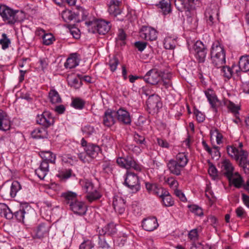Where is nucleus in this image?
<instances>
[{
  "instance_id": "nucleus-22",
  "label": "nucleus",
  "mask_w": 249,
  "mask_h": 249,
  "mask_svg": "<svg viewBox=\"0 0 249 249\" xmlns=\"http://www.w3.org/2000/svg\"><path fill=\"white\" fill-rule=\"evenodd\" d=\"M167 166L170 172L176 176L180 175L181 170L184 168L182 165L176 162V161H174V160H170L167 163Z\"/></svg>"
},
{
  "instance_id": "nucleus-12",
  "label": "nucleus",
  "mask_w": 249,
  "mask_h": 249,
  "mask_svg": "<svg viewBox=\"0 0 249 249\" xmlns=\"http://www.w3.org/2000/svg\"><path fill=\"white\" fill-rule=\"evenodd\" d=\"M37 124L42 125L46 128L53 125L54 122L53 118L50 113L45 111L42 114L38 115L36 118Z\"/></svg>"
},
{
  "instance_id": "nucleus-31",
  "label": "nucleus",
  "mask_w": 249,
  "mask_h": 249,
  "mask_svg": "<svg viewBox=\"0 0 249 249\" xmlns=\"http://www.w3.org/2000/svg\"><path fill=\"white\" fill-rule=\"evenodd\" d=\"M49 97L52 104L60 103L62 99L58 92L54 89H51L49 92Z\"/></svg>"
},
{
  "instance_id": "nucleus-43",
  "label": "nucleus",
  "mask_w": 249,
  "mask_h": 249,
  "mask_svg": "<svg viewBox=\"0 0 249 249\" xmlns=\"http://www.w3.org/2000/svg\"><path fill=\"white\" fill-rule=\"evenodd\" d=\"M227 151L230 156L234 157L236 160H239V150L237 148L232 146H228Z\"/></svg>"
},
{
  "instance_id": "nucleus-11",
  "label": "nucleus",
  "mask_w": 249,
  "mask_h": 249,
  "mask_svg": "<svg viewBox=\"0 0 249 249\" xmlns=\"http://www.w3.org/2000/svg\"><path fill=\"white\" fill-rule=\"evenodd\" d=\"M116 119L122 124L129 125L131 123V119L129 113L122 108H120L117 110H115Z\"/></svg>"
},
{
  "instance_id": "nucleus-39",
  "label": "nucleus",
  "mask_w": 249,
  "mask_h": 249,
  "mask_svg": "<svg viewBox=\"0 0 249 249\" xmlns=\"http://www.w3.org/2000/svg\"><path fill=\"white\" fill-rule=\"evenodd\" d=\"M161 199L163 205L166 207L172 206L174 204V201L168 192L165 193V194L161 198Z\"/></svg>"
},
{
  "instance_id": "nucleus-45",
  "label": "nucleus",
  "mask_w": 249,
  "mask_h": 249,
  "mask_svg": "<svg viewBox=\"0 0 249 249\" xmlns=\"http://www.w3.org/2000/svg\"><path fill=\"white\" fill-rule=\"evenodd\" d=\"M26 213L25 210L22 208L20 209L18 211H17L13 213V216L19 221H23L24 218L26 215Z\"/></svg>"
},
{
  "instance_id": "nucleus-53",
  "label": "nucleus",
  "mask_w": 249,
  "mask_h": 249,
  "mask_svg": "<svg viewBox=\"0 0 249 249\" xmlns=\"http://www.w3.org/2000/svg\"><path fill=\"white\" fill-rule=\"evenodd\" d=\"M83 132L86 135H91L95 132L94 127L90 125H87L83 128Z\"/></svg>"
},
{
  "instance_id": "nucleus-28",
  "label": "nucleus",
  "mask_w": 249,
  "mask_h": 249,
  "mask_svg": "<svg viewBox=\"0 0 249 249\" xmlns=\"http://www.w3.org/2000/svg\"><path fill=\"white\" fill-rule=\"evenodd\" d=\"M205 94L212 107L215 108V104L218 101V100L213 91L211 89H208L205 91Z\"/></svg>"
},
{
  "instance_id": "nucleus-37",
  "label": "nucleus",
  "mask_w": 249,
  "mask_h": 249,
  "mask_svg": "<svg viewBox=\"0 0 249 249\" xmlns=\"http://www.w3.org/2000/svg\"><path fill=\"white\" fill-rule=\"evenodd\" d=\"M174 161L184 167L187 164L188 160L184 153H179L176 156V160Z\"/></svg>"
},
{
  "instance_id": "nucleus-29",
  "label": "nucleus",
  "mask_w": 249,
  "mask_h": 249,
  "mask_svg": "<svg viewBox=\"0 0 249 249\" xmlns=\"http://www.w3.org/2000/svg\"><path fill=\"white\" fill-rule=\"evenodd\" d=\"M158 6L161 9V12L164 15L170 13L171 11L170 0H162L160 2Z\"/></svg>"
},
{
  "instance_id": "nucleus-57",
  "label": "nucleus",
  "mask_w": 249,
  "mask_h": 249,
  "mask_svg": "<svg viewBox=\"0 0 249 249\" xmlns=\"http://www.w3.org/2000/svg\"><path fill=\"white\" fill-rule=\"evenodd\" d=\"M93 246V245L90 241L87 240L80 245L79 249H91Z\"/></svg>"
},
{
  "instance_id": "nucleus-32",
  "label": "nucleus",
  "mask_w": 249,
  "mask_h": 249,
  "mask_svg": "<svg viewBox=\"0 0 249 249\" xmlns=\"http://www.w3.org/2000/svg\"><path fill=\"white\" fill-rule=\"evenodd\" d=\"M117 232L116 225L113 223L108 224L102 229V233L104 234H107L108 235H112Z\"/></svg>"
},
{
  "instance_id": "nucleus-59",
  "label": "nucleus",
  "mask_w": 249,
  "mask_h": 249,
  "mask_svg": "<svg viewBox=\"0 0 249 249\" xmlns=\"http://www.w3.org/2000/svg\"><path fill=\"white\" fill-rule=\"evenodd\" d=\"M134 140L138 144L143 145H145V138L142 136H141L138 134H136L134 136Z\"/></svg>"
},
{
  "instance_id": "nucleus-10",
  "label": "nucleus",
  "mask_w": 249,
  "mask_h": 249,
  "mask_svg": "<svg viewBox=\"0 0 249 249\" xmlns=\"http://www.w3.org/2000/svg\"><path fill=\"white\" fill-rule=\"evenodd\" d=\"M148 108L154 112H157L162 107L160 98L158 95L152 94L146 101Z\"/></svg>"
},
{
  "instance_id": "nucleus-42",
  "label": "nucleus",
  "mask_w": 249,
  "mask_h": 249,
  "mask_svg": "<svg viewBox=\"0 0 249 249\" xmlns=\"http://www.w3.org/2000/svg\"><path fill=\"white\" fill-rule=\"evenodd\" d=\"M78 65L75 57H69L65 63V67L66 68L72 69L75 68Z\"/></svg>"
},
{
  "instance_id": "nucleus-7",
  "label": "nucleus",
  "mask_w": 249,
  "mask_h": 249,
  "mask_svg": "<svg viewBox=\"0 0 249 249\" xmlns=\"http://www.w3.org/2000/svg\"><path fill=\"white\" fill-rule=\"evenodd\" d=\"M195 0H175V5L180 12H185L187 16L191 17L190 12L195 8Z\"/></svg>"
},
{
  "instance_id": "nucleus-46",
  "label": "nucleus",
  "mask_w": 249,
  "mask_h": 249,
  "mask_svg": "<svg viewBox=\"0 0 249 249\" xmlns=\"http://www.w3.org/2000/svg\"><path fill=\"white\" fill-rule=\"evenodd\" d=\"M10 43V40L7 37L6 34H2V38L0 39V44L1 45L2 49L8 48Z\"/></svg>"
},
{
  "instance_id": "nucleus-52",
  "label": "nucleus",
  "mask_w": 249,
  "mask_h": 249,
  "mask_svg": "<svg viewBox=\"0 0 249 249\" xmlns=\"http://www.w3.org/2000/svg\"><path fill=\"white\" fill-rule=\"evenodd\" d=\"M145 185L147 191L149 193L154 194L155 189L157 188V184L155 183H151L149 182H145Z\"/></svg>"
},
{
  "instance_id": "nucleus-40",
  "label": "nucleus",
  "mask_w": 249,
  "mask_h": 249,
  "mask_svg": "<svg viewBox=\"0 0 249 249\" xmlns=\"http://www.w3.org/2000/svg\"><path fill=\"white\" fill-rule=\"evenodd\" d=\"M88 13L81 8L76 12V22L85 20L87 18Z\"/></svg>"
},
{
  "instance_id": "nucleus-50",
  "label": "nucleus",
  "mask_w": 249,
  "mask_h": 249,
  "mask_svg": "<svg viewBox=\"0 0 249 249\" xmlns=\"http://www.w3.org/2000/svg\"><path fill=\"white\" fill-rule=\"evenodd\" d=\"M190 211L196 215L201 216L203 214L202 209L198 206L193 205L189 206Z\"/></svg>"
},
{
  "instance_id": "nucleus-23",
  "label": "nucleus",
  "mask_w": 249,
  "mask_h": 249,
  "mask_svg": "<svg viewBox=\"0 0 249 249\" xmlns=\"http://www.w3.org/2000/svg\"><path fill=\"white\" fill-rule=\"evenodd\" d=\"M85 150L88 157L93 159L96 157L101 149L98 145L89 143L87 146V148H85Z\"/></svg>"
},
{
  "instance_id": "nucleus-41",
  "label": "nucleus",
  "mask_w": 249,
  "mask_h": 249,
  "mask_svg": "<svg viewBox=\"0 0 249 249\" xmlns=\"http://www.w3.org/2000/svg\"><path fill=\"white\" fill-rule=\"evenodd\" d=\"M176 41L171 37H167L164 39V47L166 49H174L176 47Z\"/></svg>"
},
{
  "instance_id": "nucleus-18",
  "label": "nucleus",
  "mask_w": 249,
  "mask_h": 249,
  "mask_svg": "<svg viewBox=\"0 0 249 249\" xmlns=\"http://www.w3.org/2000/svg\"><path fill=\"white\" fill-rule=\"evenodd\" d=\"M157 220L155 217L145 218L142 220V227L145 231H153L158 227Z\"/></svg>"
},
{
  "instance_id": "nucleus-19",
  "label": "nucleus",
  "mask_w": 249,
  "mask_h": 249,
  "mask_svg": "<svg viewBox=\"0 0 249 249\" xmlns=\"http://www.w3.org/2000/svg\"><path fill=\"white\" fill-rule=\"evenodd\" d=\"M239 158L240 157L239 165L242 167L245 173H249V161L248 160V153L247 151L241 149L239 150Z\"/></svg>"
},
{
  "instance_id": "nucleus-16",
  "label": "nucleus",
  "mask_w": 249,
  "mask_h": 249,
  "mask_svg": "<svg viewBox=\"0 0 249 249\" xmlns=\"http://www.w3.org/2000/svg\"><path fill=\"white\" fill-rule=\"evenodd\" d=\"M69 208L74 213L80 215H84L87 211L86 204L77 200L73 202H71Z\"/></svg>"
},
{
  "instance_id": "nucleus-33",
  "label": "nucleus",
  "mask_w": 249,
  "mask_h": 249,
  "mask_svg": "<svg viewBox=\"0 0 249 249\" xmlns=\"http://www.w3.org/2000/svg\"><path fill=\"white\" fill-rule=\"evenodd\" d=\"M62 196L64 198L65 202L70 206L71 202H73L76 200V194L71 192L64 193L62 194Z\"/></svg>"
},
{
  "instance_id": "nucleus-15",
  "label": "nucleus",
  "mask_w": 249,
  "mask_h": 249,
  "mask_svg": "<svg viewBox=\"0 0 249 249\" xmlns=\"http://www.w3.org/2000/svg\"><path fill=\"white\" fill-rule=\"evenodd\" d=\"M158 33L153 28L148 27H143L140 32V36L146 40L153 41L157 38Z\"/></svg>"
},
{
  "instance_id": "nucleus-63",
  "label": "nucleus",
  "mask_w": 249,
  "mask_h": 249,
  "mask_svg": "<svg viewBox=\"0 0 249 249\" xmlns=\"http://www.w3.org/2000/svg\"><path fill=\"white\" fill-rule=\"evenodd\" d=\"M78 158L83 162L85 163L89 162V159H88L89 157L86 151L85 152H82L78 154Z\"/></svg>"
},
{
  "instance_id": "nucleus-13",
  "label": "nucleus",
  "mask_w": 249,
  "mask_h": 249,
  "mask_svg": "<svg viewBox=\"0 0 249 249\" xmlns=\"http://www.w3.org/2000/svg\"><path fill=\"white\" fill-rule=\"evenodd\" d=\"M50 226L45 223H41L34 230V238L42 239L49 234Z\"/></svg>"
},
{
  "instance_id": "nucleus-36",
  "label": "nucleus",
  "mask_w": 249,
  "mask_h": 249,
  "mask_svg": "<svg viewBox=\"0 0 249 249\" xmlns=\"http://www.w3.org/2000/svg\"><path fill=\"white\" fill-rule=\"evenodd\" d=\"M21 189L20 183L18 181H13L10 187V196L11 197L16 196L17 193Z\"/></svg>"
},
{
  "instance_id": "nucleus-14",
  "label": "nucleus",
  "mask_w": 249,
  "mask_h": 249,
  "mask_svg": "<svg viewBox=\"0 0 249 249\" xmlns=\"http://www.w3.org/2000/svg\"><path fill=\"white\" fill-rule=\"evenodd\" d=\"M122 3L120 0H110L108 3L109 13L114 16L120 15L122 10Z\"/></svg>"
},
{
  "instance_id": "nucleus-27",
  "label": "nucleus",
  "mask_w": 249,
  "mask_h": 249,
  "mask_svg": "<svg viewBox=\"0 0 249 249\" xmlns=\"http://www.w3.org/2000/svg\"><path fill=\"white\" fill-rule=\"evenodd\" d=\"M76 12L71 10H65L62 13V18L66 22L73 20L76 22Z\"/></svg>"
},
{
  "instance_id": "nucleus-17",
  "label": "nucleus",
  "mask_w": 249,
  "mask_h": 249,
  "mask_svg": "<svg viewBox=\"0 0 249 249\" xmlns=\"http://www.w3.org/2000/svg\"><path fill=\"white\" fill-rule=\"evenodd\" d=\"M115 110L111 109H107L104 113L103 116V123L107 127L113 125L116 121V116Z\"/></svg>"
},
{
  "instance_id": "nucleus-34",
  "label": "nucleus",
  "mask_w": 249,
  "mask_h": 249,
  "mask_svg": "<svg viewBox=\"0 0 249 249\" xmlns=\"http://www.w3.org/2000/svg\"><path fill=\"white\" fill-rule=\"evenodd\" d=\"M72 175V171L71 169H64L59 171L56 176L62 180H66Z\"/></svg>"
},
{
  "instance_id": "nucleus-44",
  "label": "nucleus",
  "mask_w": 249,
  "mask_h": 249,
  "mask_svg": "<svg viewBox=\"0 0 249 249\" xmlns=\"http://www.w3.org/2000/svg\"><path fill=\"white\" fill-rule=\"evenodd\" d=\"M221 68V72L223 73V76L227 78L228 79H230L232 75L233 70L232 68H231L228 66H224L223 65Z\"/></svg>"
},
{
  "instance_id": "nucleus-64",
  "label": "nucleus",
  "mask_w": 249,
  "mask_h": 249,
  "mask_svg": "<svg viewBox=\"0 0 249 249\" xmlns=\"http://www.w3.org/2000/svg\"><path fill=\"white\" fill-rule=\"evenodd\" d=\"M166 182L169 184L171 187H177L178 185V181L174 179L173 178H168Z\"/></svg>"
},
{
  "instance_id": "nucleus-26",
  "label": "nucleus",
  "mask_w": 249,
  "mask_h": 249,
  "mask_svg": "<svg viewBox=\"0 0 249 249\" xmlns=\"http://www.w3.org/2000/svg\"><path fill=\"white\" fill-rule=\"evenodd\" d=\"M0 215L8 219L13 218V213L9 207L5 204H0Z\"/></svg>"
},
{
  "instance_id": "nucleus-62",
  "label": "nucleus",
  "mask_w": 249,
  "mask_h": 249,
  "mask_svg": "<svg viewBox=\"0 0 249 249\" xmlns=\"http://www.w3.org/2000/svg\"><path fill=\"white\" fill-rule=\"evenodd\" d=\"M195 114H196L197 121L199 123L203 122L205 120V115L198 110H195Z\"/></svg>"
},
{
  "instance_id": "nucleus-54",
  "label": "nucleus",
  "mask_w": 249,
  "mask_h": 249,
  "mask_svg": "<svg viewBox=\"0 0 249 249\" xmlns=\"http://www.w3.org/2000/svg\"><path fill=\"white\" fill-rule=\"evenodd\" d=\"M198 236L197 230L196 229H193L190 231L188 233L189 238L192 241H196L197 239Z\"/></svg>"
},
{
  "instance_id": "nucleus-61",
  "label": "nucleus",
  "mask_w": 249,
  "mask_h": 249,
  "mask_svg": "<svg viewBox=\"0 0 249 249\" xmlns=\"http://www.w3.org/2000/svg\"><path fill=\"white\" fill-rule=\"evenodd\" d=\"M118 40L123 41V44H124V41L126 38V35L124 31L122 29L119 30V34L117 37Z\"/></svg>"
},
{
  "instance_id": "nucleus-2",
  "label": "nucleus",
  "mask_w": 249,
  "mask_h": 249,
  "mask_svg": "<svg viewBox=\"0 0 249 249\" xmlns=\"http://www.w3.org/2000/svg\"><path fill=\"white\" fill-rule=\"evenodd\" d=\"M79 183L83 191L87 193L86 197L89 202H92L101 197L100 193L90 180L88 179H80Z\"/></svg>"
},
{
  "instance_id": "nucleus-30",
  "label": "nucleus",
  "mask_w": 249,
  "mask_h": 249,
  "mask_svg": "<svg viewBox=\"0 0 249 249\" xmlns=\"http://www.w3.org/2000/svg\"><path fill=\"white\" fill-rule=\"evenodd\" d=\"M239 65L242 71L247 72L249 71V56H242L239 61Z\"/></svg>"
},
{
  "instance_id": "nucleus-35",
  "label": "nucleus",
  "mask_w": 249,
  "mask_h": 249,
  "mask_svg": "<svg viewBox=\"0 0 249 249\" xmlns=\"http://www.w3.org/2000/svg\"><path fill=\"white\" fill-rule=\"evenodd\" d=\"M41 157L42 160L46 161H48L50 163H54L55 160V155L50 151H46L42 152L41 154Z\"/></svg>"
},
{
  "instance_id": "nucleus-24",
  "label": "nucleus",
  "mask_w": 249,
  "mask_h": 249,
  "mask_svg": "<svg viewBox=\"0 0 249 249\" xmlns=\"http://www.w3.org/2000/svg\"><path fill=\"white\" fill-rule=\"evenodd\" d=\"M11 122L8 116L0 110V130L6 131L10 128Z\"/></svg>"
},
{
  "instance_id": "nucleus-58",
  "label": "nucleus",
  "mask_w": 249,
  "mask_h": 249,
  "mask_svg": "<svg viewBox=\"0 0 249 249\" xmlns=\"http://www.w3.org/2000/svg\"><path fill=\"white\" fill-rule=\"evenodd\" d=\"M35 173L38 177L41 179H44L48 173L47 171L43 169H40L39 167L35 170Z\"/></svg>"
},
{
  "instance_id": "nucleus-21",
  "label": "nucleus",
  "mask_w": 249,
  "mask_h": 249,
  "mask_svg": "<svg viewBox=\"0 0 249 249\" xmlns=\"http://www.w3.org/2000/svg\"><path fill=\"white\" fill-rule=\"evenodd\" d=\"M222 168L224 171L223 174L231 182L233 177V167L229 160H225L222 162Z\"/></svg>"
},
{
  "instance_id": "nucleus-9",
  "label": "nucleus",
  "mask_w": 249,
  "mask_h": 249,
  "mask_svg": "<svg viewBox=\"0 0 249 249\" xmlns=\"http://www.w3.org/2000/svg\"><path fill=\"white\" fill-rule=\"evenodd\" d=\"M195 56L199 63H203L205 60L207 51L206 46L201 41H197L194 46Z\"/></svg>"
},
{
  "instance_id": "nucleus-60",
  "label": "nucleus",
  "mask_w": 249,
  "mask_h": 249,
  "mask_svg": "<svg viewBox=\"0 0 249 249\" xmlns=\"http://www.w3.org/2000/svg\"><path fill=\"white\" fill-rule=\"evenodd\" d=\"M147 44L146 42L140 41H137L134 44L135 47L140 52H142L144 50Z\"/></svg>"
},
{
  "instance_id": "nucleus-4",
  "label": "nucleus",
  "mask_w": 249,
  "mask_h": 249,
  "mask_svg": "<svg viewBox=\"0 0 249 249\" xmlns=\"http://www.w3.org/2000/svg\"><path fill=\"white\" fill-rule=\"evenodd\" d=\"M18 13V11H14L5 5L0 6V15L8 23L13 24L19 21L17 15Z\"/></svg>"
},
{
  "instance_id": "nucleus-48",
  "label": "nucleus",
  "mask_w": 249,
  "mask_h": 249,
  "mask_svg": "<svg viewBox=\"0 0 249 249\" xmlns=\"http://www.w3.org/2000/svg\"><path fill=\"white\" fill-rule=\"evenodd\" d=\"M231 181H232V183L235 187L237 188H240L242 187L243 185L244 180L240 176H239V177L237 178H232Z\"/></svg>"
},
{
  "instance_id": "nucleus-55",
  "label": "nucleus",
  "mask_w": 249,
  "mask_h": 249,
  "mask_svg": "<svg viewBox=\"0 0 249 249\" xmlns=\"http://www.w3.org/2000/svg\"><path fill=\"white\" fill-rule=\"evenodd\" d=\"M208 172L209 175L212 177L213 178L215 179L217 177V171L215 167L213 165H211L209 168Z\"/></svg>"
},
{
  "instance_id": "nucleus-51",
  "label": "nucleus",
  "mask_w": 249,
  "mask_h": 249,
  "mask_svg": "<svg viewBox=\"0 0 249 249\" xmlns=\"http://www.w3.org/2000/svg\"><path fill=\"white\" fill-rule=\"evenodd\" d=\"M168 192V191H167L166 189L157 185V188L156 189H155V191L153 194L159 196L161 198L165 194V193H167Z\"/></svg>"
},
{
  "instance_id": "nucleus-5",
  "label": "nucleus",
  "mask_w": 249,
  "mask_h": 249,
  "mask_svg": "<svg viewBox=\"0 0 249 249\" xmlns=\"http://www.w3.org/2000/svg\"><path fill=\"white\" fill-rule=\"evenodd\" d=\"M124 184L129 188L133 193H136L141 189L139 177L134 173L127 172Z\"/></svg>"
},
{
  "instance_id": "nucleus-20",
  "label": "nucleus",
  "mask_w": 249,
  "mask_h": 249,
  "mask_svg": "<svg viewBox=\"0 0 249 249\" xmlns=\"http://www.w3.org/2000/svg\"><path fill=\"white\" fill-rule=\"evenodd\" d=\"M113 206L116 212L120 214L124 213L125 209V201L120 196H116L113 198Z\"/></svg>"
},
{
  "instance_id": "nucleus-25",
  "label": "nucleus",
  "mask_w": 249,
  "mask_h": 249,
  "mask_svg": "<svg viewBox=\"0 0 249 249\" xmlns=\"http://www.w3.org/2000/svg\"><path fill=\"white\" fill-rule=\"evenodd\" d=\"M31 136L35 139L46 138L48 137V132L44 128H37L31 132Z\"/></svg>"
},
{
  "instance_id": "nucleus-56",
  "label": "nucleus",
  "mask_w": 249,
  "mask_h": 249,
  "mask_svg": "<svg viewBox=\"0 0 249 249\" xmlns=\"http://www.w3.org/2000/svg\"><path fill=\"white\" fill-rule=\"evenodd\" d=\"M228 107L232 112L235 114V116L239 114L238 110L240 109V107L235 105L234 103L230 102Z\"/></svg>"
},
{
  "instance_id": "nucleus-1",
  "label": "nucleus",
  "mask_w": 249,
  "mask_h": 249,
  "mask_svg": "<svg viewBox=\"0 0 249 249\" xmlns=\"http://www.w3.org/2000/svg\"><path fill=\"white\" fill-rule=\"evenodd\" d=\"M212 63L215 67L220 68L226 63V54L224 48L218 42L214 43L211 50Z\"/></svg>"
},
{
  "instance_id": "nucleus-38",
  "label": "nucleus",
  "mask_w": 249,
  "mask_h": 249,
  "mask_svg": "<svg viewBox=\"0 0 249 249\" xmlns=\"http://www.w3.org/2000/svg\"><path fill=\"white\" fill-rule=\"evenodd\" d=\"M85 105V102L80 98H73L71 106L74 108L77 109H82Z\"/></svg>"
},
{
  "instance_id": "nucleus-47",
  "label": "nucleus",
  "mask_w": 249,
  "mask_h": 249,
  "mask_svg": "<svg viewBox=\"0 0 249 249\" xmlns=\"http://www.w3.org/2000/svg\"><path fill=\"white\" fill-rule=\"evenodd\" d=\"M119 63V60L115 56H113L112 58L110 59L108 64L111 71H115Z\"/></svg>"
},
{
  "instance_id": "nucleus-6",
  "label": "nucleus",
  "mask_w": 249,
  "mask_h": 249,
  "mask_svg": "<svg viewBox=\"0 0 249 249\" xmlns=\"http://www.w3.org/2000/svg\"><path fill=\"white\" fill-rule=\"evenodd\" d=\"M164 74L156 69H153L147 72L143 77L144 80L151 85L158 83L161 79L166 78Z\"/></svg>"
},
{
  "instance_id": "nucleus-3",
  "label": "nucleus",
  "mask_w": 249,
  "mask_h": 249,
  "mask_svg": "<svg viewBox=\"0 0 249 249\" xmlns=\"http://www.w3.org/2000/svg\"><path fill=\"white\" fill-rule=\"evenodd\" d=\"M85 24L89 28L88 30L92 33H98L105 35L110 29L109 22L104 20H95L85 22Z\"/></svg>"
},
{
  "instance_id": "nucleus-49",
  "label": "nucleus",
  "mask_w": 249,
  "mask_h": 249,
  "mask_svg": "<svg viewBox=\"0 0 249 249\" xmlns=\"http://www.w3.org/2000/svg\"><path fill=\"white\" fill-rule=\"evenodd\" d=\"M43 43L44 45H49L54 40V37L52 34H46L43 36Z\"/></svg>"
},
{
  "instance_id": "nucleus-8",
  "label": "nucleus",
  "mask_w": 249,
  "mask_h": 249,
  "mask_svg": "<svg viewBox=\"0 0 249 249\" xmlns=\"http://www.w3.org/2000/svg\"><path fill=\"white\" fill-rule=\"evenodd\" d=\"M117 163L120 166L127 169L133 168L137 171H140L141 167L131 157H119L117 159Z\"/></svg>"
}]
</instances>
